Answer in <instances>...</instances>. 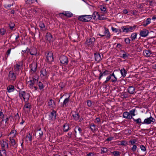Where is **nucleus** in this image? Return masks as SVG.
<instances>
[{
    "instance_id": "23",
    "label": "nucleus",
    "mask_w": 156,
    "mask_h": 156,
    "mask_svg": "<svg viewBox=\"0 0 156 156\" xmlns=\"http://www.w3.org/2000/svg\"><path fill=\"white\" fill-rule=\"evenodd\" d=\"M1 146L2 148H4L6 147L7 148H8V144L6 140L4 141L2 140L1 143Z\"/></svg>"
},
{
    "instance_id": "1",
    "label": "nucleus",
    "mask_w": 156,
    "mask_h": 156,
    "mask_svg": "<svg viewBox=\"0 0 156 156\" xmlns=\"http://www.w3.org/2000/svg\"><path fill=\"white\" fill-rule=\"evenodd\" d=\"M73 119L75 121H78L79 122L82 121L83 119L80 116L77 111H72L71 112Z\"/></svg>"
},
{
    "instance_id": "50",
    "label": "nucleus",
    "mask_w": 156,
    "mask_h": 156,
    "mask_svg": "<svg viewBox=\"0 0 156 156\" xmlns=\"http://www.w3.org/2000/svg\"><path fill=\"white\" fill-rule=\"evenodd\" d=\"M101 154H103L106 153L107 152L108 150L105 147H103L101 148Z\"/></svg>"
},
{
    "instance_id": "8",
    "label": "nucleus",
    "mask_w": 156,
    "mask_h": 156,
    "mask_svg": "<svg viewBox=\"0 0 156 156\" xmlns=\"http://www.w3.org/2000/svg\"><path fill=\"white\" fill-rule=\"evenodd\" d=\"M63 15L69 18L73 16V13L69 11H65L62 13H59V16L60 17H62Z\"/></svg>"
},
{
    "instance_id": "26",
    "label": "nucleus",
    "mask_w": 156,
    "mask_h": 156,
    "mask_svg": "<svg viewBox=\"0 0 156 156\" xmlns=\"http://www.w3.org/2000/svg\"><path fill=\"white\" fill-rule=\"evenodd\" d=\"M40 27L41 28V31H45L47 29V27H45L44 23L42 22L40 23Z\"/></svg>"
},
{
    "instance_id": "39",
    "label": "nucleus",
    "mask_w": 156,
    "mask_h": 156,
    "mask_svg": "<svg viewBox=\"0 0 156 156\" xmlns=\"http://www.w3.org/2000/svg\"><path fill=\"white\" fill-rule=\"evenodd\" d=\"M0 154L1 156H6V152L5 150L2 148V150H0Z\"/></svg>"
},
{
    "instance_id": "34",
    "label": "nucleus",
    "mask_w": 156,
    "mask_h": 156,
    "mask_svg": "<svg viewBox=\"0 0 156 156\" xmlns=\"http://www.w3.org/2000/svg\"><path fill=\"white\" fill-rule=\"evenodd\" d=\"M53 104L55 105V102L54 100L51 99L48 102V105L50 107H53Z\"/></svg>"
},
{
    "instance_id": "51",
    "label": "nucleus",
    "mask_w": 156,
    "mask_h": 156,
    "mask_svg": "<svg viewBox=\"0 0 156 156\" xmlns=\"http://www.w3.org/2000/svg\"><path fill=\"white\" fill-rule=\"evenodd\" d=\"M38 76L37 75L34 76V78L33 79L34 80L35 82L37 84L38 83Z\"/></svg>"
},
{
    "instance_id": "54",
    "label": "nucleus",
    "mask_w": 156,
    "mask_h": 156,
    "mask_svg": "<svg viewBox=\"0 0 156 156\" xmlns=\"http://www.w3.org/2000/svg\"><path fill=\"white\" fill-rule=\"evenodd\" d=\"M6 32V30L4 28H2L0 29V33L2 35H3L5 34Z\"/></svg>"
},
{
    "instance_id": "9",
    "label": "nucleus",
    "mask_w": 156,
    "mask_h": 156,
    "mask_svg": "<svg viewBox=\"0 0 156 156\" xmlns=\"http://www.w3.org/2000/svg\"><path fill=\"white\" fill-rule=\"evenodd\" d=\"M46 59L47 61L49 62H51L53 61V54L51 52H49L47 54L46 56Z\"/></svg>"
},
{
    "instance_id": "45",
    "label": "nucleus",
    "mask_w": 156,
    "mask_h": 156,
    "mask_svg": "<svg viewBox=\"0 0 156 156\" xmlns=\"http://www.w3.org/2000/svg\"><path fill=\"white\" fill-rule=\"evenodd\" d=\"M78 19L80 21L85 22L84 15H83L79 16Z\"/></svg>"
},
{
    "instance_id": "17",
    "label": "nucleus",
    "mask_w": 156,
    "mask_h": 156,
    "mask_svg": "<svg viewBox=\"0 0 156 156\" xmlns=\"http://www.w3.org/2000/svg\"><path fill=\"white\" fill-rule=\"evenodd\" d=\"M136 124L138 125H141L143 124V122H142L141 119L140 118H139L137 119H134L133 117L132 119Z\"/></svg>"
},
{
    "instance_id": "44",
    "label": "nucleus",
    "mask_w": 156,
    "mask_h": 156,
    "mask_svg": "<svg viewBox=\"0 0 156 156\" xmlns=\"http://www.w3.org/2000/svg\"><path fill=\"white\" fill-rule=\"evenodd\" d=\"M97 19H98L99 20H105L107 19V18L106 17H103V16L101 15L100 16L99 14L98 15V17H97Z\"/></svg>"
},
{
    "instance_id": "15",
    "label": "nucleus",
    "mask_w": 156,
    "mask_h": 156,
    "mask_svg": "<svg viewBox=\"0 0 156 156\" xmlns=\"http://www.w3.org/2000/svg\"><path fill=\"white\" fill-rule=\"evenodd\" d=\"M104 29L105 30L104 33V34L105 36L107 38L109 39L111 37V35L108 29L106 27H105Z\"/></svg>"
},
{
    "instance_id": "3",
    "label": "nucleus",
    "mask_w": 156,
    "mask_h": 156,
    "mask_svg": "<svg viewBox=\"0 0 156 156\" xmlns=\"http://www.w3.org/2000/svg\"><path fill=\"white\" fill-rule=\"evenodd\" d=\"M16 78V73H14L12 71H10L9 72L8 77L6 79L9 82H12L14 81Z\"/></svg>"
},
{
    "instance_id": "49",
    "label": "nucleus",
    "mask_w": 156,
    "mask_h": 156,
    "mask_svg": "<svg viewBox=\"0 0 156 156\" xmlns=\"http://www.w3.org/2000/svg\"><path fill=\"white\" fill-rule=\"evenodd\" d=\"M137 33H134L132 34L131 35V40L133 41L135 40L136 37Z\"/></svg>"
},
{
    "instance_id": "29",
    "label": "nucleus",
    "mask_w": 156,
    "mask_h": 156,
    "mask_svg": "<svg viewBox=\"0 0 156 156\" xmlns=\"http://www.w3.org/2000/svg\"><path fill=\"white\" fill-rule=\"evenodd\" d=\"M121 52L123 53L122 56H120L121 58H123V59H126L128 57L129 55L128 53H126L124 50H121Z\"/></svg>"
},
{
    "instance_id": "24",
    "label": "nucleus",
    "mask_w": 156,
    "mask_h": 156,
    "mask_svg": "<svg viewBox=\"0 0 156 156\" xmlns=\"http://www.w3.org/2000/svg\"><path fill=\"white\" fill-rule=\"evenodd\" d=\"M46 71L45 69H42L41 70L40 76L41 77H44L46 78Z\"/></svg>"
},
{
    "instance_id": "4",
    "label": "nucleus",
    "mask_w": 156,
    "mask_h": 156,
    "mask_svg": "<svg viewBox=\"0 0 156 156\" xmlns=\"http://www.w3.org/2000/svg\"><path fill=\"white\" fill-rule=\"evenodd\" d=\"M136 26L134 25L133 26H124L121 27V29L122 30V31L126 33L131 32L132 30L135 28Z\"/></svg>"
},
{
    "instance_id": "64",
    "label": "nucleus",
    "mask_w": 156,
    "mask_h": 156,
    "mask_svg": "<svg viewBox=\"0 0 156 156\" xmlns=\"http://www.w3.org/2000/svg\"><path fill=\"white\" fill-rule=\"evenodd\" d=\"M136 142V140L135 139H134L133 140H131L129 141V143L133 145Z\"/></svg>"
},
{
    "instance_id": "48",
    "label": "nucleus",
    "mask_w": 156,
    "mask_h": 156,
    "mask_svg": "<svg viewBox=\"0 0 156 156\" xmlns=\"http://www.w3.org/2000/svg\"><path fill=\"white\" fill-rule=\"evenodd\" d=\"M37 2V0H27L26 1V3L27 4H31L34 2V1Z\"/></svg>"
},
{
    "instance_id": "59",
    "label": "nucleus",
    "mask_w": 156,
    "mask_h": 156,
    "mask_svg": "<svg viewBox=\"0 0 156 156\" xmlns=\"http://www.w3.org/2000/svg\"><path fill=\"white\" fill-rule=\"evenodd\" d=\"M111 77L110 76V75L108 76L106 78V80L104 82V83H107L108 81H109L111 79Z\"/></svg>"
},
{
    "instance_id": "20",
    "label": "nucleus",
    "mask_w": 156,
    "mask_h": 156,
    "mask_svg": "<svg viewBox=\"0 0 156 156\" xmlns=\"http://www.w3.org/2000/svg\"><path fill=\"white\" fill-rule=\"evenodd\" d=\"M15 89L13 85H10L7 87V92L9 93H11L13 92Z\"/></svg>"
},
{
    "instance_id": "55",
    "label": "nucleus",
    "mask_w": 156,
    "mask_h": 156,
    "mask_svg": "<svg viewBox=\"0 0 156 156\" xmlns=\"http://www.w3.org/2000/svg\"><path fill=\"white\" fill-rule=\"evenodd\" d=\"M86 156H96V154L94 152H90L87 154Z\"/></svg>"
},
{
    "instance_id": "28",
    "label": "nucleus",
    "mask_w": 156,
    "mask_h": 156,
    "mask_svg": "<svg viewBox=\"0 0 156 156\" xmlns=\"http://www.w3.org/2000/svg\"><path fill=\"white\" fill-rule=\"evenodd\" d=\"M90 128L93 132L96 131L98 130V129L96 127V125L94 123H91L90 125Z\"/></svg>"
},
{
    "instance_id": "11",
    "label": "nucleus",
    "mask_w": 156,
    "mask_h": 156,
    "mask_svg": "<svg viewBox=\"0 0 156 156\" xmlns=\"http://www.w3.org/2000/svg\"><path fill=\"white\" fill-rule=\"evenodd\" d=\"M27 101H24L25 102V104L23 108L24 110L26 111H30L31 108L30 104L28 103Z\"/></svg>"
},
{
    "instance_id": "41",
    "label": "nucleus",
    "mask_w": 156,
    "mask_h": 156,
    "mask_svg": "<svg viewBox=\"0 0 156 156\" xmlns=\"http://www.w3.org/2000/svg\"><path fill=\"white\" fill-rule=\"evenodd\" d=\"M75 129H76L78 131L80 135H82L83 134L82 132V130L79 126H75Z\"/></svg>"
},
{
    "instance_id": "16",
    "label": "nucleus",
    "mask_w": 156,
    "mask_h": 156,
    "mask_svg": "<svg viewBox=\"0 0 156 156\" xmlns=\"http://www.w3.org/2000/svg\"><path fill=\"white\" fill-rule=\"evenodd\" d=\"M127 92L130 94H134L135 92V87L133 86H130L127 89Z\"/></svg>"
},
{
    "instance_id": "7",
    "label": "nucleus",
    "mask_w": 156,
    "mask_h": 156,
    "mask_svg": "<svg viewBox=\"0 0 156 156\" xmlns=\"http://www.w3.org/2000/svg\"><path fill=\"white\" fill-rule=\"evenodd\" d=\"M95 41V39L93 37L87 38L86 41V43L89 46H92L93 45Z\"/></svg>"
},
{
    "instance_id": "62",
    "label": "nucleus",
    "mask_w": 156,
    "mask_h": 156,
    "mask_svg": "<svg viewBox=\"0 0 156 156\" xmlns=\"http://www.w3.org/2000/svg\"><path fill=\"white\" fill-rule=\"evenodd\" d=\"M137 148V146L136 145H133L131 148V150L133 152L135 151Z\"/></svg>"
},
{
    "instance_id": "27",
    "label": "nucleus",
    "mask_w": 156,
    "mask_h": 156,
    "mask_svg": "<svg viewBox=\"0 0 156 156\" xmlns=\"http://www.w3.org/2000/svg\"><path fill=\"white\" fill-rule=\"evenodd\" d=\"M31 70L34 72H35L37 68V64L36 63L34 62L31 64Z\"/></svg>"
},
{
    "instance_id": "30",
    "label": "nucleus",
    "mask_w": 156,
    "mask_h": 156,
    "mask_svg": "<svg viewBox=\"0 0 156 156\" xmlns=\"http://www.w3.org/2000/svg\"><path fill=\"white\" fill-rule=\"evenodd\" d=\"M151 19L150 18H148L147 20L143 22V25L144 26H146L149 24L151 23Z\"/></svg>"
},
{
    "instance_id": "32",
    "label": "nucleus",
    "mask_w": 156,
    "mask_h": 156,
    "mask_svg": "<svg viewBox=\"0 0 156 156\" xmlns=\"http://www.w3.org/2000/svg\"><path fill=\"white\" fill-rule=\"evenodd\" d=\"M91 15H84L85 22H87L90 21L91 19Z\"/></svg>"
},
{
    "instance_id": "18",
    "label": "nucleus",
    "mask_w": 156,
    "mask_h": 156,
    "mask_svg": "<svg viewBox=\"0 0 156 156\" xmlns=\"http://www.w3.org/2000/svg\"><path fill=\"white\" fill-rule=\"evenodd\" d=\"M21 66L20 63L19 64H16L14 66V72H16L20 71Z\"/></svg>"
},
{
    "instance_id": "22",
    "label": "nucleus",
    "mask_w": 156,
    "mask_h": 156,
    "mask_svg": "<svg viewBox=\"0 0 156 156\" xmlns=\"http://www.w3.org/2000/svg\"><path fill=\"white\" fill-rule=\"evenodd\" d=\"M10 140V145L12 146L13 147H16V142L15 140L14 139H13L11 138H9Z\"/></svg>"
},
{
    "instance_id": "46",
    "label": "nucleus",
    "mask_w": 156,
    "mask_h": 156,
    "mask_svg": "<svg viewBox=\"0 0 156 156\" xmlns=\"http://www.w3.org/2000/svg\"><path fill=\"white\" fill-rule=\"evenodd\" d=\"M136 111V110L135 109H132L131 110H130L129 111V113H130V115H131L132 116H135L136 115L135 114V113Z\"/></svg>"
},
{
    "instance_id": "52",
    "label": "nucleus",
    "mask_w": 156,
    "mask_h": 156,
    "mask_svg": "<svg viewBox=\"0 0 156 156\" xmlns=\"http://www.w3.org/2000/svg\"><path fill=\"white\" fill-rule=\"evenodd\" d=\"M119 143H121V144H120L121 145L125 146L127 144V142L125 140L119 141Z\"/></svg>"
},
{
    "instance_id": "2",
    "label": "nucleus",
    "mask_w": 156,
    "mask_h": 156,
    "mask_svg": "<svg viewBox=\"0 0 156 156\" xmlns=\"http://www.w3.org/2000/svg\"><path fill=\"white\" fill-rule=\"evenodd\" d=\"M19 97L22 99L23 98L24 101H28L29 100L30 95L29 94L26 92L25 91L19 90L18 91Z\"/></svg>"
},
{
    "instance_id": "37",
    "label": "nucleus",
    "mask_w": 156,
    "mask_h": 156,
    "mask_svg": "<svg viewBox=\"0 0 156 156\" xmlns=\"http://www.w3.org/2000/svg\"><path fill=\"white\" fill-rule=\"evenodd\" d=\"M111 29L113 32L115 33H117L118 34L120 33L121 32V30L120 29L115 28L113 27H112Z\"/></svg>"
},
{
    "instance_id": "14",
    "label": "nucleus",
    "mask_w": 156,
    "mask_h": 156,
    "mask_svg": "<svg viewBox=\"0 0 156 156\" xmlns=\"http://www.w3.org/2000/svg\"><path fill=\"white\" fill-rule=\"evenodd\" d=\"M148 30L146 29H144L140 31V35L142 37H145L148 35Z\"/></svg>"
},
{
    "instance_id": "57",
    "label": "nucleus",
    "mask_w": 156,
    "mask_h": 156,
    "mask_svg": "<svg viewBox=\"0 0 156 156\" xmlns=\"http://www.w3.org/2000/svg\"><path fill=\"white\" fill-rule=\"evenodd\" d=\"M111 81L112 83H115L117 81V78L116 77H113L111 78Z\"/></svg>"
},
{
    "instance_id": "13",
    "label": "nucleus",
    "mask_w": 156,
    "mask_h": 156,
    "mask_svg": "<svg viewBox=\"0 0 156 156\" xmlns=\"http://www.w3.org/2000/svg\"><path fill=\"white\" fill-rule=\"evenodd\" d=\"M122 115L124 118L129 119H132L133 118L132 116L130 115L129 112L127 111L123 112Z\"/></svg>"
},
{
    "instance_id": "31",
    "label": "nucleus",
    "mask_w": 156,
    "mask_h": 156,
    "mask_svg": "<svg viewBox=\"0 0 156 156\" xmlns=\"http://www.w3.org/2000/svg\"><path fill=\"white\" fill-rule=\"evenodd\" d=\"M63 130L65 132L68 131L69 129V125L68 123H66L64 124L63 126Z\"/></svg>"
},
{
    "instance_id": "6",
    "label": "nucleus",
    "mask_w": 156,
    "mask_h": 156,
    "mask_svg": "<svg viewBox=\"0 0 156 156\" xmlns=\"http://www.w3.org/2000/svg\"><path fill=\"white\" fill-rule=\"evenodd\" d=\"M60 62L62 64L67 65L68 64V61L67 57L64 55H61L59 58Z\"/></svg>"
},
{
    "instance_id": "61",
    "label": "nucleus",
    "mask_w": 156,
    "mask_h": 156,
    "mask_svg": "<svg viewBox=\"0 0 156 156\" xmlns=\"http://www.w3.org/2000/svg\"><path fill=\"white\" fill-rule=\"evenodd\" d=\"M87 103L88 106L90 107L92 106V104L90 100H88L87 101Z\"/></svg>"
},
{
    "instance_id": "56",
    "label": "nucleus",
    "mask_w": 156,
    "mask_h": 156,
    "mask_svg": "<svg viewBox=\"0 0 156 156\" xmlns=\"http://www.w3.org/2000/svg\"><path fill=\"white\" fill-rule=\"evenodd\" d=\"M124 41H125L126 44H129L130 43V40L128 37L125 38Z\"/></svg>"
},
{
    "instance_id": "47",
    "label": "nucleus",
    "mask_w": 156,
    "mask_h": 156,
    "mask_svg": "<svg viewBox=\"0 0 156 156\" xmlns=\"http://www.w3.org/2000/svg\"><path fill=\"white\" fill-rule=\"evenodd\" d=\"M9 27L10 29L11 30H12L13 28L14 27L15 25L14 23L12 22H10L9 24Z\"/></svg>"
},
{
    "instance_id": "5",
    "label": "nucleus",
    "mask_w": 156,
    "mask_h": 156,
    "mask_svg": "<svg viewBox=\"0 0 156 156\" xmlns=\"http://www.w3.org/2000/svg\"><path fill=\"white\" fill-rule=\"evenodd\" d=\"M155 121V119L151 116L148 118L145 119L143 122V124H149L151 123H153Z\"/></svg>"
},
{
    "instance_id": "58",
    "label": "nucleus",
    "mask_w": 156,
    "mask_h": 156,
    "mask_svg": "<svg viewBox=\"0 0 156 156\" xmlns=\"http://www.w3.org/2000/svg\"><path fill=\"white\" fill-rule=\"evenodd\" d=\"M140 148L142 151H145L146 150V148L143 145H141L140 146Z\"/></svg>"
},
{
    "instance_id": "53",
    "label": "nucleus",
    "mask_w": 156,
    "mask_h": 156,
    "mask_svg": "<svg viewBox=\"0 0 156 156\" xmlns=\"http://www.w3.org/2000/svg\"><path fill=\"white\" fill-rule=\"evenodd\" d=\"M46 36L47 37L48 40H51L52 38V36L50 33H47L46 34Z\"/></svg>"
},
{
    "instance_id": "36",
    "label": "nucleus",
    "mask_w": 156,
    "mask_h": 156,
    "mask_svg": "<svg viewBox=\"0 0 156 156\" xmlns=\"http://www.w3.org/2000/svg\"><path fill=\"white\" fill-rule=\"evenodd\" d=\"M28 83L30 88H32L31 87H33V85H34L36 83L35 82L34 80H30L28 82Z\"/></svg>"
},
{
    "instance_id": "10",
    "label": "nucleus",
    "mask_w": 156,
    "mask_h": 156,
    "mask_svg": "<svg viewBox=\"0 0 156 156\" xmlns=\"http://www.w3.org/2000/svg\"><path fill=\"white\" fill-rule=\"evenodd\" d=\"M70 97V95L68 98H65L63 102L61 103V107L62 108H64L68 106L67 104L69 101Z\"/></svg>"
},
{
    "instance_id": "21",
    "label": "nucleus",
    "mask_w": 156,
    "mask_h": 156,
    "mask_svg": "<svg viewBox=\"0 0 156 156\" xmlns=\"http://www.w3.org/2000/svg\"><path fill=\"white\" fill-rule=\"evenodd\" d=\"M144 55L146 57H148L151 54V51L149 50H145L143 51Z\"/></svg>"
},
{
    "instance_id": "12",
    "label": "nucleus",
    "mask_w": 156,
    "mask_h": 156,
    "mask_svg": "<svg viewBox=\"0 0 156 156\" xmlns=\"http://www.w3.org/2000/svg\"><path fill=\"white\" fill-rule=\"evenodd\" d=\"M99 72H100L99 77V80H100L101 77L102 76L108 75L111 73V72L110 71L106 69H105L103 72H101V70H100Z\"/></svg>"
},
{
    "instance_id": "40",
    "label": "nucleus",
    "mask_w": 156,
    "mask_h": 156,
    "mask_svg": "<svg viewBox=\"0 0 156 156\" xmlns=\"http://www.w3.org/2000/svg\"><path fill=\"white\" fill-rule=\"evenodd\" d=\"M30 53L32 55H36L37 54L36 49L35 48H33L30 51Z\"/></svg>"
},
{
    "instance_id": "42",
    "label": "nucleus",
    "mask_w": 156,
    "mask_h": 156,
    "mask_svg": "<svg viewBox=\"0 0 156 156\" xmlns=\"http://www.w3.org/2000/svg\"><path fill=\"white\" fill-rule=\"evenodd\" d=\"M98 14H99L98 12H97L96 11L94 12L93 13L92 15H91V18L93 17V19L95 20L96 18V16H97L98 17Z\"/></svg>"
},
{
    "instance_id": "60",
    "label": "nucleus",
    "mask_w": 156,
    "mask_h": 156,
    "mask_svg": "<svg viewBox=\"0 0 156 156\" xmlns=\"http://www.w3.org/2000/svg\"><path fill=\"white\" fill-rule=\"evenodd\" d=\"M40 89L41 90L44 88L45 87V85H44L40 81Z\"/></svg>"
},
{
    "instance_id": "43",
    "label": "nucleus",
    "mask_w": 156,
    "mask_h": 156,
    "mask_svg": "<svg viewBox=\"0 0 156 156\" xmlns=\"http://www.w3.org/2000/svg\"><path fill=\"white\" fill-rule=\"evenodd\" d=\"M113 154L114 156H119L121 154V152L118 151H114L111 153Z\"/></svg>"
},
{
    "instance_id": "63",
    "label": "nucleus",
    "mask_w": 156,
    "mask_h": 156,
    "mask_svg": "<svg viewBox=\"0 0 156 156\" xmlns=\"http://www.w3.org/2000/svg\"><path fill=\"white\" fill-rule=\"evenodd\" d=\"M11 49H12L11 48H9L7 51L6 52V55H7V57L10 54V53L11 52Z\"/></svg>"
},
{
    "instance_id": "19",
    "label": "nucleus",
    "mask_w": 156,
    "mask_h": 156,
    "mask_svg": "<svg viewBox=\"0 0 156 156\" xmlns=\"http://www.w3.org/2000/svg\"><path fill=\"white\" fill-rule=\"evenodd\" d=\"M49 118L50 119H52L53 118L54 119H56V111L53 110L51 112L50 115H49Z\"/></svg>"
},
{
    "instance_id": "33",
    "label": "nucleus",
    "mask_w": 156,
    "mask_h": 156,
    "mask_svg": "<svg viewBox=\"0 0 156 156\" xmlns=\"http://www.w3.org/2000/svg\"><path fill=\"white\" fill-rule=\"evenodd\" d=\"M120 73L122 76L124 77L126 75L127 71L124 68H123L120 70Z\"/></svg>"
},
{
    "instance_id": "38",
    "label": "nucleus",
    "mask_w": 156,
    "mask_h": 156,
    "mask_svg": "<svg viewBox=\"0 0 156 156\" xmlns=\"http://www.w3.org/2000/svg\"><path fill=\"white\" fill-rule=\"evenodd\" d=\"M100 9L101 11L104 12L105 13H107V11L106 10V8L105 6L103 5H101L100 6Z\"/></svg>"
},
{
    "instance_id": "25",
    "label": "nucleus",
    "mask_w": 156,
    "mask_h": 156,
    "mask_svg": "<svg viewBox=\"0 0 156 156\" xmlns=\"http://www.w3.org/2000/svg\"><path fill=\"white\" fill-rule=\"evenodd\" d=\"M95 60L98 62L100 61L101 60V55L99 53H94Z\"/></svg>"
},
{
    "instance_id": "35",
    "label": "nucleus",
    "mask_w": 156,
    "mask_h": 156,
    "mask_svg": "<svg viewBox=\"0 0 156 156\" xmlns=\"http://www.w3.org/2000/svg\"><path fill=\"white\" fill-rule=\"evenodd\" d=\"M26 139L27 141H32V134H31L30 133H28L26 136Z\"/></svg>"
}]
</instances>
